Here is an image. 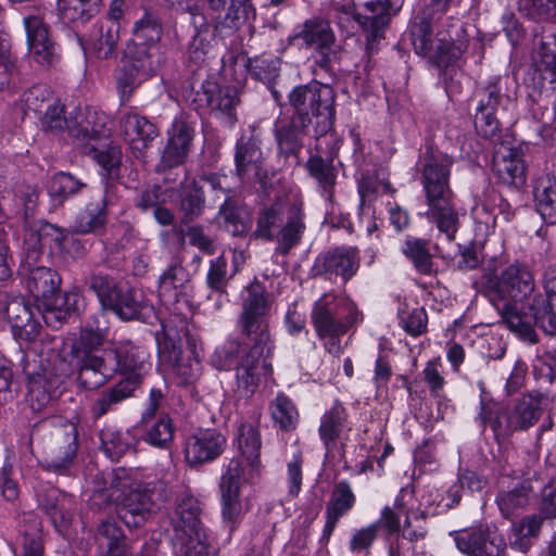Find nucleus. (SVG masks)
Segmentation results:
<instances>
[{
  "label": "nucleus",
  "mask_w": 556,
  "mask_h": 556,
  "mask_svg": "<svg viewBox=\"0 0 556 556\" xmlns=\"http://www.w3.org/2000/svg\"><path fill=\"white\" fill-rule=\"evenodd\" d=\"M543 522L536 514H529L514 521L508 534L509 547L522 554L528 553L540 536Z\"/></svg>",
  "instance_id": "nucleus-38"
},
{
  "label": "nucleus",
  "mask_w": 556,
  "mask_h": 556,
  "mask_svg": "<svg viewBox=\"0 0 556 556\" xmlns=\"http://www.w3.org/2000/svg\"><path fill=\"white\" fill-rule=\"evenodd\" d=\"M305 228L302 204L294 203L288 210L286 223L275 236L276 253L288 255L301 242Z\"/></svg>",
  "instance_id": "nucleus-35"
},
{
  "label": "nucleus",
  "mask_w": 556,
  "mask_h": 556,
  "mask_svg": "<svg viewBox=\"0 0 556 556\" xmlns=\"http://www.w3.org/2000/svg\"><path fill=\"white\" fill-rule=\"evenodd\" d=\"M270 304L265 287L251 283L242 292L238 327L248 342L229 339L216 348L211 364L218 370L236 368L235 397L237 406L256 392L264 368V351L270 350L268 313Z\"/></svg>",
  "instance_id": "nucleus-1"
},
{
  "label": "nucleus",
  "mask_w": 556,
  "mask_h": 556,
  "mask_svg": "<svg viewBox=\"0 0 556 556\" xmlns=\"http://www.w3.org/2000/svg\"><path fill=\"white\" fill-rule=\"evenodd\" d=\"M29 258L30 255L21 268L25 287L35 300H43L46 303L59 291L60 275L46 266H33Z\"/></svg>",
  "instance_id": "nucleus-26"
},
{
  "label": "nucleus",
  "mask_w": 556,
  "mask_h": 556,
  "mask_svg": "<svg viewBox=\"0 0 556 556\" xmlns=\"http://www.w3.org/2000/svg\"><path fill=\"white\" fill-rule=\"evenodd\" d=\"M102 5V0H58V10L65 24L89 21Z\"/></svg>",
  "instance_id": "nucleus-53"
},
{
  "label": "nucleus",
  "mask_w": 556,
  "mask_h": 556,
  "mask_svg": "<svg viewBox=\"0 0 556 556\" xmlns=\"http://www.w3.org/2000/svg\"><path fill=\"white\" fill-rule=\"evenodd\" d=\"M72 233V227L64 229L46 222L39 226L36 236L41 247H48L50 250L62 252L66 249V243ZM71 240L74 241L73 238H71Z\"/></svg>",
  "instance_id": "nucleus-64"
},
{
  "label": "nucleus",
  "mask_w": 556,
  "mask_h": 556,
  "mask_svg": "<svg viewBox=\"0 0 556 556\" xmlns=\"http://www.w3.org/2000/svg\"><path fill=\"white\" fill-rule=\"evenodd\" d=\"M143 428L142 439L153 447L167 450L174 441L175 426L168 414H162L150 421H141Z\"/></svg>",
  "instance_id": "nucleus-48"
},
{
  "label": "nucleus",
  "mask_w": 556,
  "mask_h": 556,
  "mask_svg": "<svg viewBox=\"0 0 556 556\" xmlns=\"http://www.w3.org/2000/svg\"><path fill=\"white\" fill-rule=\"evenodd\" d=\"M106 195H99L97 199L90 201L86 207L80 211L72 227L73 233H99L106 224Z\"/></svg>",
  "instance_id": "nucleus-39"
},
{
  "label": "nucleus",
  "mask_w": 556,
  "mask_h": 556,
  "mask_svg": "<svg viewBox=\"0 0 556 556\" xmlns=\"http://www.w3.org/2000/svg\"><path fill=\"white\" fill-rule=\"evenodd\" d=\"M23 371L28 379V401L35 412L48 407L56 397L58 390L46 375L35 374L28 364L23 366Z\"/></svg>",
  "instance_id": "nucleus-46"
},
{
  "label": "nucleus",
  "mask_w": 556,
  "mask_h": 556,
  "mask_svg": "<svg viewBox=\"0 0 556 556\" xmlns=\"http://www.w3.org/2000/svg\"><path fill=\"white\" fill-rule=\"evenodd\" d=\"M535 494V485L532 479L523 480L510 490L501 491L496 496V503L501 514L510 519L526 509Z\"/></svg>",
  "instance_id": "nucleus-41"
},
{
  "label": "nucleus",
  "mask_w": 556,
  "mask_h": 556,
  "mask_svg": "<svg viewBox=\"0 0 556 556\" xmlns=\"http://www.w3.org/2000/svg\"><path fill=\"white\" fill-rule=\"evenodd\" d=\"M77 428L72 422L53 426L42 438L41 467L47 471L65 475L77 456Z\"/></svg>",
  "instance_id": "nucleus-11"
},
{
  "label": "nucleus",
  "mask_w": 556,
  "mask_h": 556,
  "mask_svg": "<svg viewBox=\"0 0 556 556\" xmlns=\"http://www.w3.org/2000/svg\"><path fill=\"white\" fill-rule=\"evenodd\" d=\"M348 417V412L341 403H334L333 406L323 415L318 432L327 453L336 448L337 441L341 438L346 426Z\"/></svg>",
  "instance_id": "nucleus-43"
},
{
  "label": "nucleus",
  "mask_w": 556,
  "mask_h": 556,
  "mask_svg": "<svg viewBox=\"0 0 556 556\" xmlns=\"http://www.w3.org/2000/svg\"><path fill=\"white\" fill-rule=\"evenodd\" d=\"M121 130L125 140L137 149H146L157 137L159 130L144 116L128 112L121 118Z\"/></svg>",
  "instance_id": "nucleus-42"
},
{
  "label": "nucleus",
  "mask_w": 556,
  "mask_h": 556,
  "mask_svg": "<svg viewBox=\"0 0 556 556\" xmlns=\"http://www.w3.org/2000/svg\"><path fill=\"white\" fill-rule=\"evenodd\" d=\"M155 71V61L146 50L125 52L123 65L114 72L115 87L122 105L131 99L135 90Z\"/></svg>",
  "instance_id": "nucleus-15"
},
{
  "label": "nucleus",
  "mask_w": 556,
  "mask_h": 556,
  "mask_svg": "<svg viewBox=\"0 0 556 556\" xmlns=\"http://www.w3.org/2000/svg\"><path fill=\"white\" fill-rule=\"evenodd\" d=\"M314 127L302 121L291 117L290 121L277 125L275 129V138L278 146L279 154L285 157L295 156L300 154L303 148V138L305 136L313 137Z\"/></svg>",
  "instance_id": "nucleus-31"
},
{
  "label": "nucleus",
  "mask_w": 556,
  "mask_h": 556,
  "mask_svg": "<svg viewBox=\"0 0 556 556\" xmlns=\"http://www.w3.org/2000/svg\"><path fill=\"white\" fill-rule=\"evenodd\" d=\"M85 286L97 295L104 309L112 305L113 299L122 288L112 276L102 271H91L85 278Z\"/></svg>",
  "instance_id": "nucleus-58"
},
{
  "label": "nucleus",
  "mask_w": 556,
  "mask_h": 556,
  "mask_svg": "<svg viewBox=\"0 0 556 556\" xmlns=\"http://www.w3.org/2000/svg\"><path fill=\"white\" fill-rule=\"evenodd\" d=\"M542 285L545 293L536 291L525 309L534 326L544 333L546 355L556 359V264L544 267Z\"/></svg>",
  "instance_id": "nucleus-10"
},
{
  "label": "nucleus",
  "mask_w": 556,
  "mask_h": 556,
  "mask_svg": "<svg viewBox=\"0 0 556 556\" xmlns=\"http://www.w3.org/2000/svg\"><path fill=\"white\" fill-rule=\"evenodd\" d=\"M457 548L469 556H500V547L489 538L481 527L451 533Z\"/></svg>",
  "instance_id": "nucleus-36"
},
{
  "label": "nucleus",
  "mask_w": 556,
  "mask_h": 556,
  "mask_svg": "<svg viewBox=\"0 0 556 556\" xmlns=\"http://www.w3.org/2000/svg\"><path fill=\"white\" fill-rule=\"evenodd\" d=\"M85 286L97 295L104 309L112 305L113 299L122 288L112 276L102 271H91L85 278Z\"/></svg>",
  "instance_id": "nucleus-56"
},
{
  "label": "nucleus",
  "mask_w": 556,
  "mask_h": 556,
  "mask_svg": "<svg viewBox=\"0 0 556 556\" xmlns=\"http://www.w3.org/2000/svg\"><path fill=\"white\" fill-rule=\"evenodd\" d=\"M141 383V375L135 374L125 376L117 382L102 389L92 402L90 408L92 417L98 419L115 412L122 403L135 396V392Z\"/></svg>",
  "instance_id": "nucleus-20"
},
{
  "label": "nucleus",
  "mask_w": 556,
  "mask_h": 556,
  "mask_svg": "<svg viewBox=\"0 0 556 556\" xmlns=\"http://www.w3.org/2000/svg\"><path fill=\"white\" fill-rule=\"evenodd\" d=\"M359 267L358 251L356 248H336L318 256L315 261L314 270L331 279L340 276L345 282L351 279Z\"/></svg>",
  "instance_id": "nucleus-22"
},
{
  "label": "nucleus",
  "mask_w": 556,
  "mask_h": 556,
  "mask_svg": "<svg viewBox=\"0 0 556 556\" xmlns=\"http://www.w3.org/2000/svg\"><path fill=\"white\" fill-rule=\"evenodd\" d=\"M534 205L546 224H556V177L543 174L533 182Z\"/></svg>",
  "instance_id": "nucleus-40"
},
{
  "label": "nucleus",
  "mask_w": 556,
  "mask_h": 556,
  "mask_svg": "<svg viewBox=\"0 0 556 556\" xmlns=\"http://www.w3.org/2000/svg\"><path fill=\"white\" fill-rule=\"evenodd\" d=\"M542 394H525L511 408L497 412L492 421L495 437L506 438L538 422L542 413Z\"/></svg>",
  "instance_id": "nucleus-13"
},
{
  "label": "nucleus",
  "mask_w": 556,
  "mask_h": 556,
  "mask_svg": "<svg viewBox=\"0 0 556 556\" xmlns=\"http://www.w3.org/2000/svg\"><path fill=\"white\" fill-rule=\"evenodd\" d=\"M175 556H218V551L207 541L206 533L174 538Z\"/></svg>",
  "instance_id": "nucleus-59"
},
{
  "label": "nucleus",
  "mask_w": 556,
  "mask_h": 556,
  "mask_svg": "<svg viewBox=\"0 0 556 556\" xmlns=\"http://www.w3.org/2000/svg\"><path fill=\"white\" fill-rule=\"evenodd\" d=\"M108 311H112L123 320L138 319L143 323H151L150 319L155 317L153 306L143 302L140 292L123 286Z\"/></svg>",
  "instance_id": "nucleus-30"
},
{
  "label": "nucleus",
  "mask_w": 556,
  "mask_h": 556,
  "mask_svg": "<svg viewBox=\"0 0 556 556\" xmlns=\"http://www.w3.org/2000/svg\"><path fill=\"white\" fill-rule=\"evenodd\" d=\"M225 229L235 237H242L252 226L251 213L239 199L227 195L218 211Z\"/></svg>",
  "instance_id": "nucleus-37"
},
{
  "label": "nucleus",
  "mask_w": 556,
  "mask_h": 556,
  "mask_svg": "<svg viewBox=\"0 0 556 556\" xmlns=\"http://www.w3.org/2000/svg\"><path fill=\"white\" fill-rule=\"evenodd\" d=\"M5 317L11 324L13 336L17 340L34 341L40 333L41 325L23 298L16 296L7 302Z\"/></svg>",
  "instance_id": "nucleus-28"
},
{
  "label": "nucleus",
  "mask_w": 556,
  "mask_h": 556,
  "mask_svg": "<svg viewBox=\"0 0 556 556\" xmlns=\"http://www.w3.org/2000/svg\"><path fill=\"white\" fill-rule=\"evenodd\" d=\"M235 174L241 181L260 177L264 165L261 140L254 134H243L235 147Z\"/></svg>",
  "instance_id": "nucleus-21"
},
{
  "label": "nucleus",
  "mask_w": 556,
  "mask_h": 556,
  "mask_svg": "<svg viewBox=\"0 0 556 556\" xmlns=\"http://www.w3.org/2000/svg\"><path fill=\"white\" fill-rule=\"evenodd\" d=\"M538 71L556 81V31L543 36L536 59Z\"/></svg>",
  "instance_id": "nucleus-63"
},
{
  "label": "nucleus",
  "mask_w": 556,
  "mask_h": 556,
  "mask_svg": "<svg viewBox=\"0 0 556 556\" xmlns=\"http://www.w3.org/2000/svg\"><path fill=\"white\" fill-rule=\"evenodd\" d=\"M106 357L113 362V374L122 372L126 376L140 374L146 364V352L130 341H121L117 344L103 349Z\"/></svg>",
  "instance_id": "nucleus-32"
},
{
  "label": "nucleus",
  "mask_w": 556,
  "mask_h": 556,
  "mask_svg": "<svg viewBox=\"0 0 556 556\" xmlns=\"http://www.w3.org/2000/svg\"><path fill=\"white\" fill-rule=\"evenodd\" d=\"M271 419L282 431L289 432L295 429L299 421V413L291 399L285 393H278L268 406Z\"/></svg>",
  "instance_id": "nucleus-55"
},
{
  "label": "nucleus",
  "mask_w": 556,
  "mask_h": 556,
  "mask_svg": "<svg viewBox=\"0 0 556 556\" xmlns=\"http://www.w3.org/2000/svg\"><path fill=\"white\" fill-rule=\"evenodd\" d=\"M226 437L215 429H200L186 438L184 454L186 463L199 467L218 458L225 451Z\"/></svg>",
  "instance_id": "nucleus-19"
},
{
  "label": "nucleus",
  "mask_w": 556,
  "mask_h": 556,
  "mask_svg": "<svg viewBox=\"0 0 556 556\" xmlns=\"http://www.w3.org/2000/svg\"><path fill=\"white\" fill-rule=\"evenodd\" d=\"M492 169L504 185L520 188L526 184V164L517 149L501 143L494 151Z\"/></svg>",
  "instance_id": "nucleus-23"
},
{
  "label": "nucleus",
  "mask_w": 556,
  "mask_h": 556,
  "mask_svg": "<svg viewBox=\"0 0 556 556\" xmlns=\"http://www.w3.org/2000/svg\"><path fill=\"white\" fill-rule=\"evenodd\" d=\"M155 340L161 361L173 367L177 377L181 379V383H192L200 377L201 362L193 351L182 356L179 337L174 327L162 321L161 330L155 333Z\"/></svg>",
  "instance_id": "nucleus-12"
},
{
  "label": "nucleus",
  "mask_w": 556,
  "mask_h": 556,
  "mask_svg": "<svg viewBox=\"0 0 556 556\" xmlns=\"http://www.w3.org/2000/svg\"><path fill=\"white\" fill-rule=\"evenodd\" d=\"M201 503L189 489L176 500L174 538L205 533L201 522Z\"/></svg>",
  "instance_id": "nucleus-27"
},
{
  "label": "nucleus",
  "mask_w": 556,
  "mask_h": 556,
  "mask_svg": "<svg viewBox=\"0 0 556 556\" xmlns=\"http://www.w3.org/2000/svg\"><path fill=\"white\" fill-rule=\"evenodd\" d=\"M85 187L86 182L78 177L71 173L59 172L51 177L48 186V192L52 201L55 204L61 205L70 197L80 192Z\"/></svg>",
  "instance_id": "nucleus-54"
},
{
  "label": "nucleus",
  "mask_w": 556,
  "mask_h": 556,
  "mask_svg": "<svg viewBox=\"0 0 556 556\" xmlns=\"http://www.w3.org/2000/svg\"><path fill=\"white\" fill-rule=\"evenodd\" d=\"M148 492L152 495L154 507L161 504L170 502L174 497L176 500L186 491L189 486L178 479L177 477H170L168 479L162 478L154 482L146 483Z\"/></svg>",
  "instance_id": "nucleus-61"
},
{
  "label": "nucleus",
  "mask_w": 556,
  "mask_h": 556,
  "mask_svg": "<svg viewBox=\"0 0 556 556\" xmlns=\"http://www.w3.org/2000/svg\"><path fill=\"white\" fill-rule=\"evenodd\" d=\"M119 39V23L105 21L100 26V36L93 45V51L98 59L108 60L117 54Z\"/></svg>",
  "instance_id": "nucleus-62"
},
{
  "label": "nucleus",
  "mask_w": 556,
  "mask_h": 556,
  "mask_svg": "<svg viewBox=\"0 0 556 556\" xmlns=\"http://www.w3.org/2000/svg\"><path fill=\"white\" fill-rule=\"evenodd\" d=\"M76 358L77 381L86 390H93L113 377V362L102 349L99 356L80 355Z\"/></svg>",
  "instance_id": "nucleus-24"
},
{
  "label": "nucleus",
  "mask_w": 556,
  "mask_h": 556,
  "mask_svg": "<svg viewBox=\"0 0 556 556\" xmlns=\"http://www.w3.org/2000/svg\"><path fill=\"white\" fill-rule=\"evenodd\" d=\"M538 494L536 509L543 521L556 519V476L534 475L532 479Z\"/></svg>",
  "instance_id": "nucleus-49"
},
{
  "label": "nucleus",
  "mask_w": 556,
  "mask_h": 556,
  "mask_svg": "<svg viewBox=\"0 0 556 556\" xmlns=\"http://www.w3.org/2000/svg\"><path fill=\"white\" fill-rule=\"evenodd\" d=\"M100 439L104 453L112 460H118L136 446V438L129 430L108 427L101 431Z\"/></svg>",
  "instance_id": "nucleus-51"
},
{
  "label": "nucleus",
  "mask_w": 556,
  "mask_h": 556,
  "mask_svg": "<svg viewBox=\"0 0 556 556\" xmlns=\"http://www.w3.org/2000/svg\"><path fill=\"white\" fill-rule=\"evenodd\" d=\"M45 131L60 134L67 131L72 137L81 141H91L99 138V131L90 128L80 108L66 112L65 105L58 99L48 104L40 117Z\"/></svg>",
  "instance_id": "nucleus-14"
},
{
  "label": "nucleus",
  "mask_w": 556,
  "mask_h": 556,
  "mask_svg": "<svg viewBox=\"0 0 556 556\" xmlns=\"http://www.w3.org/2000/svg\"><path fill=\"white\" fill-rule=\"evenodd\" d=\"M401 251L403 255L413 263L414 268L419 274L431 275L434 271L428 240L407 236L403 241Z\"/></svg>",
  "instance_id": "nucleus-50"
},
{
  "label": "nucleus",
  "mask_w": 556,
  "mask_h": 556,
  "mask_svg": "<svg viewBox=\"0 0 556 556\" xmlns=\"http://www.w3.org/2000/svg\"><path fill=\"white\" fill-rule=\"evenodd\" d=\"M162 36V25L159 17L152 13H144V15L138 20L132 28L131 43L127 46L125 52H135L139 50H146L153 60L155 52L157 51L156 43Z\"/></svg>",
  "instance_id": "nucleus-34"
},
{
  "label": "nucleus",
  "mask_w": 556,
  "mask_h": 556,
  "mask_svg": "<svg viewBox=\"0 0 556 556\" xmlns=\"http://www.w3.org/2000/svg\"><path fill=\"white\" fill-rule=\"evenodd\" d=\"M167 135V143L157 164L159 172H166L185 163L195 135L194 124L184 116L177 117Z\"/></svg>",
  "instance_id": "nucleus-18"
},
{
  "label": "nucleus",
  "mask_w": 556,
  "mask_h": 556,
  "mask_svg": "<svg viewBox=\"0 0 556 556\" xmlns=\"http://www.w3.org/2000/svg\"><path fill=\"white\" fill-rule=\"evenodd\" d=\"M453 0H422L415 15L409 37L417 54L427 58L439 70L453 65L467 50L468 36L464 23L446 16Z\"/></svg>",
  "instance_id": "nucleus-2"
},
{
  "label": "nucleus",
  "mask_w": 556,
  "mask_h": 556,
  "mask_svg": "<svg viewBox=\"0 0 556 556\" xmlns=\"http://www.w3.org/2000/svg\"><path fill=\"white\" fill-rule=\"evenodd\" d=\"M80 296L75 292H65L63 294L54 293V295L48 300L45 304L47 312L43 315V319L48 325H52L53 321L64 323L67 317L79 311Z\"/></svg>",
  "instance_id": "nucleus-52"
},
{
  "label": "nucleus",
  "mask_w": 556,
  "mask_h": 556,
  "mask_svg": "<svg viewBox=\"0 0 556 556\" xmlns=\"http://www.w3.org/2000/svg\"><path fill=\"white\" fill-rule=\"evenodd\" d=\"M478 104L473 124L477 132L483 138L495 141L498 138L500 122L496 112L508 98L502 92L497 80H491L477 92Z\"/></svg>",
  "instance_id": "nucleus-16"
},
{
  "label": "nucleus",
  "mask_w": 556,
  "mask_h": 556,
  "mask_svg": "<svg viewBox=\"0 0 556 556\" xmlns=\"http://www.w3.org/2000/svg\"><path fill=\"white\" fill-rule=\"evenodd\" d=\"M194 34L188 47V55L191 61L199 64L205 60L206 54L212 48V41L215 37H228L235 31L224 30V34L215 31V24L213 30L210 27L207 18L198 17L195 20Z\"/></svg>",
  "instance_id": "nucleus-47"
},
{
  "label": "nucleus",
  "mask_w": 556,
  "mask_h": 556,
  "mask_svg": "<svg viewBox=\"0 0 556 556\" xmlns=\"http://www.w3.org/2000/svg\"><path fill=\"white\" fill-rule=\"evenodd\" d=\"M208 10L220 13L226 10L224 16L215 20V31L224 34V30L236 31L240 24L255 15L252 0H205Z\"/></svg>",
  "instance_id": "nucleus-29"
},
{
  "label": "nucleus",
  "mask_w": 556,
  "mask_h": 556,
  "mask_svg": "<svg viewBox=\"0 0 556 556\" xmlns=\"http://www.w3.org/2000/svg\"><path fill=\"white\" fill-rule=\"evenodd\" d=\"M355 504V495L346 481L338 482L326 505V522L323 540L328 541L339 520L350 511Z\"/></svg>",
  "instance_id": "nucleus-33"
},
{
  "label": "nucleus",
  "mask_w": 556,
  "mask_h": 556,
  "mask_svg": "<svg viewBox=\"0 0 556 556\" xmlns=\"http://www.w3.org/2000/svg\"><path fill=\"white\" fill-rule=\"evenodd\" d=\"M39 506L59 532L67 530L74 520L76 511L74 496L58 489L46 490L40 497Z\"/></svg>",
  "instance_id": "nucleus-25"
},
{
  "label": "nucleus",
  "mask_w": 556,
  "mask_h": 556,
  "mask_svg": "<svg viewBox=\"0 0 556 556\" xmlns=\"http://www.w3.org/2000/svg\"><path fill=\"white\" fill-rule=\"evenodd\" d=\"M190 275L180 261L173 262L159 279V294L167 302H177L185 293Z\"/></svg>",
  "instance_id": "nucleus-45"
},
{
  "label": "nucleus",
  "mask_w": 556,
  "mask_h": 556,
  "mask_svg": "<svg viewBox=\"0 0 556 556\" xmlns=\"http://www.w3.org/2000/svg\"><path fill=\"white\" fill-rule=\"evenodd\" d=\"M194 102L207 108L222 123L231 127L237 122L236 106L239 103L237 91L231 87H219L216 83L205 81L195 92Z\"/></svg>",
  "instance_id": "nucleus-17"
},
{
  "label": "nucleus",
  "mask_w": 556,
  "mask_h": 556,
  "mask_svg": "<svg viewBox=\"0 0 556 556\" xmlns=\"http://www.w3.org/2000/svg\"><path fill=\"white\" fill-rule=\"evenodd\" d=\"M288 43L300 50L312 51L315 64L326 72L339 60L340 47L330 22L319 16H313L298 25L288 37Z\"/></svg>",
  "instance_id": "nucleus-9"
},
{
  "label": "nucleus",
  "mask_w": 556,
  "mask_h": 556,
  "mask_svg": "<svg viewBox=\"0 0 556 556\" xmlns=\"http://www.w3.org/2000/svg\"><path fill=\"white\" fill-rule=\"evenodd\" d=\"M453 162L447 153L429 151L424 159L420 178L428 206L425 217L447 242L455 240L460 225L450 186Z\"/></svg>",
  "instance_id": "nucleus-4"
},
{
  "label": "nucleus",
  "mask_w": 556,
  "mask_h": 556,
  "mask_svg": "<svg viewBox=\"0 0 556 556\" xmlns=\"http://www.w3.org/2000/svg\"><path fill=\"white\" fill-rule=\"evenodd\" d=\"M205 207V195L202 187L195 179L181 182L179 193L180 225H189L198 219Z\"/></svg>",
  "instance_id": "nucleus-44"
},
{
  "label": "nucleus",
  "mask_w": 556,
  "mask_h": 556,
  "mask_svg": "<svg viewBox=\"0 0 556 556\" xmlns=\"http://www.w3.org/2000/svg\"><path fill=\"white\" fill-rule=\"evenodd\" d=\"M305 167L308 175L317 181L318 186L331 195L337 180V170L332 160H326L318 154H311Z\"/></svg>",
  "instance_id": "nucleus-60"
},
{
  "label": "nucleus",
  "mask_w": 556,
  "mask_h": 556,
  "mask_svg": "<svg viewBox=\"0 0 556 556\" xmlns=\"http://www.w3.org/2000/svg\"><path fill=\"white\" fill-rule=\"evenodd\" d=\"M106 498L116 504L117 514L128 528L141 527L155 510L146 483L132 481L124 472L112 476Z\"/></svg>",
  "instance_id": "nucleus-8"
},
{
  "label": "nucleus",
  "mask_w": 556,
  "mask_h": 556,
  "mask_svg": "<svg viewBox=\"0 0 556 556\" xmlns=\"http://www.w3.org/2000/svg\"><path fill=\"white\" fill-rule=\"evenodd\" d=\"M481 289L511 332L530 344L540 342L534 324L525 309L536 293L534 276L528 266L511 264L500 275L484 274Z\"/></svg>",
  "instance_id": "nucleus-3"
},
{
  "label": "nucleus",
  "mask_w": 556,
  "mask_h": 556,
  "mask_svg": "<svg viewBox=\"0 0 556 556\" xmlns=\"http://www.w3.org/2000/svg\"><path fill=\"white\" fill-rule=\"evenodd\" d=\"M236 442L240 456L247 464V469L243 468L239 458H231L219 481L222 516L229 523L230 531L236 528L242 513L241 480L252 478L262 466V439L256 426L248 421H241L238 427Z\"/></svg>",
  "instance_id": "nucleus-5"
},
{
  "label": "nucleus",
  "mask_w": 556,
  "mask_h": 556,
  "mask_svg": "<svg viewBox=\"0 0 556 556\" xmlns=\"http://www.w3.org/2000/svg\"><path fill=\"white\" fill-rule=\"evenodd\" d=\"M85 286L97 295L104 309L112 305L113 299L122 288L112 276L102 271H91L85 278Z\"/></svg>",
  "instance_id": "nucleus-57"
},
{
  "label": "nucleus",
  "mask_w": 556,
  "mask_h": 556,
  "mask_svg": "<svg viewBox=\"0 0 556 556\" xmlns=\"http://www.w3.org/2000/svg\"><path fill=\"white\" fill-rule=\"evenodd\" d=\"M363 320V313L350 299L325 293L312 307L311 323L317 337L329 339V352L340 351L339 339Z\"/></svg>",
  "instance_id": "nucleus-7"
},
{
  "label": "nucleus",
  "mask_w": 556,
  "mask_h": 556,
  "mask_svg": "<svg viewBox=\"0 0 556 556\" xmlns=\"http://www.w3.org/2000/svg\"><path fill=\"white\" fill-rule=\"evenodd\" d=\"M293 117L314 127L313 137L329 134L336 119V92L330 85L318 80L295 86L288 94Z\"/></svg>",
  "instance_id": "nucleus-6"
}]
</instances>
